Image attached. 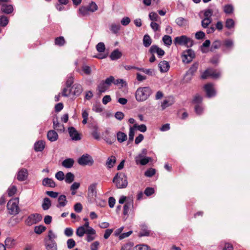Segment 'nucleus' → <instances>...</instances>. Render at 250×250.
Instances as JSON below:
<instances>
[{"mask_svg": "<svg viewBox=\"0 0 250 250\" xmlns=\"http://www.w3.org/2000/svg\"><path fill=\"white\" fill-rule=\"evenodd\" d=\"M203 14L204 18L201 21L202 26L207 28L211 23L212 16L219 17L220 16L219 10L214 4L210 5L208 8L201 12Z\"/></svg>", "mask_w": 250, "mask_h": 250, "instance_id": "f257e3e1", "label": "nucleus"}, {"mask_svg": "<svg viewBox=\"0 0 250 250\" xmlns=\"http://www.w3.org/2000/svg\"><path fill=\"white\" fill-rule=\"evenodd\" d=\"M152 94V90L149 87L138 88L135 92V98L138 102L146 100Z\"/></svg>", "mask_w": 250, "mask_h": 250, "instance_id": "f03ea898", "label": "nucleus"}, {"mask_svg": "<svg viewBox=\"0 0 250 250\" xmlns=\"http://www.w3.org/2000/svg\"><path fill=\"white\" fill-rule=\"evenodd\" d=\"M113 182L118 188H125L128 184L127 177L125 173H118L114 177Z\"/></svg>", "mask_w": 250, "mask_h": 250, "instance_id": "7ed1b4c3", "label": "nucleus"}, {"mask_svg": "<svg viewBox=\"0 0 250 250\" xmlns=\"http://www.w3.org/2000/svg\"><path fill=\"white\" fill-rule=\"evenodd\" d=\"M98 7L94 1H91L86 6H81L79 9V16H85L89 13H94L98 10Z\"/></svg>", "mask_w": 250, "mask_h": 250, "instance_id": "20e7f679", "label": "nucleus"}, {"mask_svg": "<svg viewBox=\"0 0 250 250\" xmlns=\"http://www.w3.org/2000/svg\"><path fill=\"white\" fill-rule=\"evenodd\" d=\"M174 43L175 45H185L187 47H191L193 44V41L185 35L175 37L174 40Z\"/></svg>", "mask_w": 250, "mask_h": 250, "instance_id": "39448f33", "label": "nucleus"}, {"mask_svg": "<svg viewBox=\"0 0 250 250\" xmlns=\"http://www.w3.org/2000/svg\"><path fill=\"white\" fill-rule=\"evenodd\" d=\"M19 201L18 199H13L10 200L7 203V208L10 214L16 215L19 212V208L18 207Z\"/></svg>", "mask_w": 250, "mask_h": 250, "instance_id": "423d86ee", "label": "nucleus"}, {"mask_svg": "<svg viewBox=\"0 0 250 250\" xmlns=\"http://www.w3.org/2000/svg\"><path fill=\"white\" fill-rule=\"evenodd\" d=\"M42 219V216L39 213H33L28 216L25 221L26 225L31 226L36 224L41 221Z\"/></svg>", "mask_w": 250, "mask_h": 250, "instance_id": "0eeeda50", "label": "nucleus"}, {"mask_svg": "<svg viewBox=\"0 0 250 250\" xmlns=\"http://www.w3.org/2000/svg\"><path fill=\"white\" fill-rule=\"evenodd\" d=\"M78 163L81 166H91L93 164L94 160L90 155L84 154L79 158Z\"/></svg>", "mask_w": 250, "mask_h": 250, "instance_id": "6e6552de", "label": "nucleus"}, {"mask_svg": "<svg viewBox=\"0 0 250 250\" xmlns=\"http://www.w3.org/2000/svg\"><path fill=\"white\" fill-rule=\"evenodd\" d=\"M194 57L195 53L190 49L184 51L182 55V61L185 63L190 62Z\"/></svg>", "mask_w": 250, "mask_h": 250, "instance_id": "1a4fd4ad", "label": "nucleus"}, {"mask_svg": "<svg viewBox=\"0 0 250 250\" xmlns=\"http://www.w3.org/2000/svg\"><path fill=\"white\" fill-rule=\"evenodd\" d=\"M151 160L150 157L145 156L143 154H139L135 158L136 164H140L143 166L147 164Z\"/></svg>", "mask_w": 250, "mask_h": 250, "instance_id": "9d476101", "label": "nucleus"}, {"mask_svg": "<svg viewBox=\"0 0 250 250\" xmlns=\"http://www.w3.org/2000/svg\"><path fill=\"white\" fill-rule=\"evenodd\" d=\"M68 133L73 141H79L81 139V135L74 127H69L68 128Z\"/></svg>", "mask_w": 250, "mask_h": 250, "instance_id": "9b49d317", "label": "nucleus"}, {"mask_svg": "<svg viewBox=\"0 0 250 250\" xmlns=\"http://www.w3.org/2000/svg\"><path fill=\"white\" fill-rule=\"evenodd\" d=\"M149 52L150 54H154L155 53H156L158 56L160 58H161L165 55L164 50L156 45H152L149 50Z\"/></svg>", "mask_w": 250, "mask_h": 250, "instance_id": "f8f14e48", "label": "nucleus"}, {"mask_svg": "<svg viewBox=\"0 0 250 250\" xmlns=\"http://www.w3.org/2000/svg\"><path fill=\"white\" fill-rule=\"evenodd\" d=\"M198 67V63H194L192 65L190 68L187 71L186 77L188 80H190L191 79L192 76L194 74V73L196 72Z\"/></svg>", "mask_w": 250, "mask_h": 250, "instance_id": "ddd939ff", "label": "nucleus"}, {"mask_svg": "<svg viewBox=\"0 0 250 250\" xmlns=\"http://www.w3.org/2000/svg\"><path fill=\"white\" fill-rule=\"evenodd\" d=\"M208 97L210 98L215 95V91L211 83H208L204 86Z\"/></svg>", "mask_w": 250, "mask_h": 250, "instance_id": "4468645a", "label": "nucleus"}, {"mask_svg": "<svg viewBox=\"0 0 250 250\" xmlns=\"http://www.w3.org/2000/svg\"><path fill=\"white\" fill-rule=\"evenodd\" d=\"M86 235V240L87 242H91L96 238V231L93 228H89L87 230Z\"/></svg>", "mask_w": 250, "mask_h": 250, "instance_id": "2eb2a0df", "label": "nucleus"}, {"mask_svg": "<svg viewBox=\"0 0 250 250\" xmlns=\"http://www.w3.org/2000/svg\"><path fill=\"white\" fill-rule=\"evenodd\" d=\"M53 128L57 131L63 132L64 130V127L63 125L59 123L58 118L54 117L53 119Z\"/></svg>", "mask_w": 250, "mask_h": 250, "instance_id": "dca6fc26", "label": "nucleus"}, {"mask_svg": "<svg viewBox=\"0 0 250 250\" xmlns=\"http://www.w3.org/2000/svg\"><path fill=\"white\" fill-rule=\"evenodd\" d=\"M58 204L56 206L58 208L64 207L68 202L66 197L64 195H61L59 196L58 199Z\"/></svg>", "mask_w": 250, "mask_h": 250, "instance_id": "f3484780", "label": "nucleus"}, {"mask_svg": "<svg viewBox=\"0 0 250 250\" xmlns=\"http://www.w3.org/2000/svg\"><path fill=\"white\" fill-rule=\"evenodd\" d=\"M133 207V200L131 199L127 200L124 206L123 214L124 215H128L129 209Z\"/></svg>", "mask_w": 250, "mask_h": 250, "instance_id": "a211bd4d", "label": "nucleus"}, {"mask_svg": "<svg viewBox=\"0 0 250 250\" xmlns=\"http://www.w3.org/2000/svg\"><path fill=\"white\" fill-rule=\"evenodd\" d=\"M159 68L161 72H166L169 69V64L166 61H161L158 64Z\"/></svg>", "mask_w": 250, "mask_h": 250, "instance_id": "6ab92c4d", "label": "nucleus"}, {"mask_svg": "<svg viewBox=\"0 0 250 250\" xmlns=\"http://www.w3.org/2000/svg\"><path fill=\"white\" fill-rule=\"evenodd\" d=\"M42 184L44 187L54 188L56 184L53 180L49 178H45L42 180Z\"/></svg>", "mask_w": 250, "mask_h": 250, "instance_id": "aec40b11", "label": "nucleus"}, {"mask_svg": "<svg viewBox=\"0 0 250 250\" xmlns=\"http://www.w3.org/2000/svg\"><path fill=\"white\" fill-rule=\"evenodd\" d=\"M45 145V142L42 140L36 142L34 144L35 150L37 152L42 151L44 148Z\"/></svg>", "mask_w": 250, "mask_h": 250, "instance_id": "412c9836", "label": "nucleus"}, {"mask_svg": "<svg viewBox=\"0 0 250 250\" xmlns=\"http://www.w3.org/2000/svg\"><path fill=\"white\" fill-rule=\"evenodd\" d=\"M47 137L48 140L50 141L55 142L58 139V135L55 131L51 130L48 131L47 134Z\"/></svg>", "mask_w": 250, "mask_h": 250, "instance_id": "4be33fe9", "label": "nucleus"}, {"mask_svg": "<svg viewBox=\"0 0 250 250\" xmlns=\"http://www.w3.org/2000/svg\"><path fill=\"white\" fill-rule=\"evenodd\" d=\"M28 176L27 170L25 169H21L20 170L17 175V179L18 180L23 181L25 180Z\"/></svg>", "mask_w": 250, "mask_h": 250, "instance_id": "5701e85b", "label": "nucleus"}, {"mask_svg": "<svg viewBox=\"0 0 250 250\" xmlns=\"http://www.w3.org/2000/svg\"><path fill=\"white\" fill-rule=\"evenodd\" d=\"M116 162V157L113 155L107 158L105 163V166L108 168H111L114 166Z\"/></svg>", "mask_w": 250, "mask_h": 250, "instance_id": "b1692460", "label": "nucleus"}, {"mask_svg": "<svg viewBox=\"0 0 250 250\" xmlns=\"http://www.w3.org/2000/svg\"><path fill=\"white\" fill-rule=\"evenodd\" d=\"M74 164V160L72 158H67L63 160L62 163V166L66 168H71Z\"/></svg>", "mask_w": 250, "mask_h": 250, "instance_id": "393cba45", "label": "nucleus"}, {"mask_svg": "<svg viewBox=\"0 0 250 250\" xmlns=\"http://www.w3.org/2000/svg\"><path fill=\"white\" fill-rule=\"evenodd\" d=\"M109 87L104 83V81H102L97 86V90L99 94L105 92Z\"/></svg>", "mask_w": 250, "mask_h": 250, "instance_id": "a878e982", "label": "nucleus"}, {"mask_svg": "<svg viewBox=\"0 0 250 250\" xmlns=\"http://www.w3.org/2000/svg\"><path fill=\"white\" fill-rule=\"evenodd\" d=\"M121 26L119 23H111L109 25V29L113 34H117L120 30Z\"/></svg>", "mask_w": 250, "mask_h": 250, "instance_id": "bb28decb", "label": "nucleus"}, {"mask_svg": "<svg viewBox=\"0 0 250 250\" xmlns=\"http://www.w3.org/2000/svg\"><path fill=\"white\" fill-rule=\"evenodd\" d=\"M5 246L8 249L13 248L16 244L15 240L11 237H7L4 241Z\"/></svg>", "mask_w": 250, "mask_h": 250, "instance_id": "cd10ccee", "label": "nucleus"}, {"mask_svg": "<svg viewBox=\"0 0 250 250\" xmlns=\"http://www.w3.org/2000/svg\"><path fill=\"white\" fill-rule=\"evenodd\" d=\"M150 233V231L148 230L147 227L145 225H142L141 226V231L139 233L140 236H148Z\"/></svg>", "mask_w": 250, "mask_h": 250, "instance_id": "c85d7f7f", "label": "nucleus"}, {"mask_svg": "<svg viewBox=\"0 0 250 250\" xmlns=\"http://www.w3.org/2000/svg\"><path fill=\"white\" fill-rule=\"evenodd\" d=\"M175 22L179 26L182 27L188 24V21L183 17H179L175 20Z\"/></svg>", "mask_w": 250, "mask_h": 250, "instance_id": "c756f323", "label": "nucleus"}, {"mask_svg": "<svg viewBox=\"0 0 250 250\" xmlns=\"http://www.w3.org/2000/svg\"><path fill=\"white\" fill-rule=\"evenodd\" d=\"M47 250H57V246L54 240L48 241L46 243Z\"/></svg>", "mask_w": 250, "mask_h": 250, "instance_id": "7c9ffc66", "label": "nucleus"}, {"mask_svg": "<svg viewBox=\"0 0 250 250\" xmlns=\"http://www.w3.org/2000/svg\"><path fill=\"white\" fill-rule=\"evenodd\" d=\"M117 139L119 142L123 143L127 140V137L125 133L119 131L117 133Z\"/></svg>", "mask_w": 250, "mask_h": 250, "instance_id": "2f4dec72", "label": "nucleus"}, {"mask_svg": "<svg viewBox=\"0 0 250 250\" xmlns=\"http://www.w3.org/2000/svg\"><path fill=\"white\" fill-rule=\"evenodd\" d=\"M1 10L6 14H10L12 12L13 8L11 4H3L2 5Z\"/></svg>", "mask_w": 250, "mask_h": 250, "instance_id": "473e14b6", "label": "nucleus"}, {"mask_svg": "<svg viewBox=\"0 0 250 250\" xmlns=\"http://www.w3.org/2000/svg\"><path fill=\"white\" fill-rule=\"evenodd\" d=\"M223 11L226 14H231L233 13L234 7L232 4H228L223 6Z\"/></svg>", "mask_w": 250, "mask_h": 250, "instance_id": "72a5a7b5", "label": "nucleus"}, {"mask_svg": "<svg viewBox=\"0 0 250 250\" xmlns=\"http://www.w3.org/2000/svg\"><path fill=\"white\" fill-rule=\"evenodd\" d=\"M143 42L144 46L146 47H148L151 45L152 43V39L148 35L146 34L144 36Z\"/></svg>", "mask_w": 250, "mask_h": 250, "instance_id": "f704fd0d", "label": "nucleus"}, {"mask_svg": "<svg viewBox=\"0 0 250 250\" xmlns=\"http://www.w3.org/2000/svg\"><path fill=\"white\" fill-rule=\"evenodd\" d=\"M121 56V52L118 49H116L111 53L110 57L112 60H116L120 58Z\"/></svg>", "mask_w": 250, "mask_h": 250, "instance_id": "c9c22d12", "label": "nucleus"}, {"mask_svg": "<svg viewBox=\"0 0 250 250\" xmlns=\"http://www.w3.org/2000/svg\"><path fill=\"white\" fill-rule=\"evenodd\" d=\"M164 44L167 46H170L172 42L171 37L168 35H164L162 38Z\"/></svg>", "mask_w": 250, "mask_h": 250, "instance_id": "e433bc0d", "label": "nucleus"}, {"mask_svg": "<svg viewBox=\"0 0 250 250\" xmlns=\"http://www.w3.org/2000/svg\"><path fill=\"white\" fill-rule=\"evenodd\" d=\"M51 204L50 200L48 198H45L43 200V203L42 204V208L43 210H47L51 207Z\"/></svg>", "mask_w": 250, "mask_h": 250, "instance_id": "4c0bfd02", "label": "nucleus"}, {"mask_svg": "<svg viewBox=\"0 0 250 250\" xmlns=\"http://www.w3.org/2000/svg\"><path fill=\"white\" fill-rule=\"evenodd\" d=\"M96 186L97 184L96 183H93L91 184L88 188V192L89 194H91L92 196H96L97 192H96Z\"/></svg>", "mask_w": 250, "mask_h": 250, "instance_id": "58836bf2", "label": "nucleus"}, {"mask_svg": "<svg viewBox=\"0 0 250 250\" xmlns=\"http://www.w3.org/2000/svg\"><path fill=\"white\" fill-rule=\"evenodd\" d=\"M86 232L87 230L86 229L83 227L80 226L76 229V233L78 236L82 237L84 234H86Z\"/></svg>", "mask_w": 250, "mask_h": 250, "instance_id": "ea45409f", "label": "nucleus"}, {"mask_svg": "<svg viewBox=\"0 0 250 250\" xmlns=\"http://www.w3.org/2000/svg\"><path fill=\"white\" fill-rule=\"evenodd\" d=\"M235 26V22L232 19H228L225 22V27L228 29H230L234 28Z\"/></svg>", "mask_w": 250, "mask_h": 250, "instance_id": "a19ab883", "label": "nucleus"}, {"mask_svg": "<svg viewBox=\"0 0 250 250\" xmlns=\"http://www.w3.org/2000/svg\"><path fill=\"white\" fill-rule=\"evenodd\" d=\"M74 175L71 172L66 173L65 178V181L66 183L70 184L74 180Z\"/></svg>", "mask_w": 250, "mask_h": 250, "instance_id": "79ce46f5", "label": "nucleus"}, {"mask_svg": "<svg viewBox=\"0 0 250 250\" xmlns=\"http://www.w3.org/2000/svg\"><path fill=\"white\" fill-rule=\"evenodd\" d=\"M80 184L78 182H74L70 187V190L72 191L71 194L74 195L76 194V190L79 188Z\"/></svg>", "mask_w": 250, "mask_h": 250, "instance_id": "37998d69", "label": "nucleus"}, {"mask_svg": "<svg viewBox=\"0 0 250 250\" xmlns=\"http://www.w3.org/2000/svg\"><path fill=\"white\" fill-rule=\"evenodd\" d=\"M135 130H136V129L134 128L133 126H130L129 131V134H128V142H131L133 140Z\"/></svg>", "mask_w": 250, "mask_h": 250, "instance_id": "c03bdc74", "label": "nucleus"}, {"mask_svg": "<svg viewBox=\"0 0 250 250\" xmlns=\"http://www.w3.org/2000/svg\"><path fill=\"white\" fill-rule=\"evenodd\" d=\"M133 126L136 130L137 129L142 132H146L147 129L146 125L144 124L138 125L135 124Z\"/></svg>", "mask_w": 250, "mask_h": 250, "instance_id": "a18cd8bd", "label": "nucleus"}, {"mask_svg": "<svg viewBox=\"0 0 250 250\" xmlns=\"http://www.w3.org/2000/svg\"><path fill=\"white\" fill-rule=\"evenodd\" d=\"M65 43V40L63 37L56 38L55 40V44L59 46H62Z\"/></svg>", "mask_w": 250, "mask_h": 250, "instance_id": "49530a36", "label": "nucleus"}, {"mask_svg": "<svg viewBox=\"0 0 250 250\" xmlns=\"http://www.w3.org/2000/svg\"><path fill=\"white\" fill-rule=\"evenodd\" d=\"M221 45V42L219 40H216L212 43L210 50L213 51L215 49L219 48Z\"/></svg>", "mask_w": 250, "mask_h": 250, "instance_id": "de8ad7c7", "label": "nucleus"}, {"mask_svg": "<svg viewBox=\"0 0 250 250\" xmlns=\"http://www.w3.org/2000/svg\"><path fill=\"white\" fill-rule=\"evenodd\" d=\"M96 50L98 52H104L105 49V45L104 42H100L98 43L96 46Z\"/></svg>", "mask_w": 250, "mask_h": 250, "instance_id": "09e8293b", "label": "nucleus"}, {"mask_svg": "<svg viewBox=\"0 0 250 250\" xmlns=\"http://www.w3.org/2000/svg\"><path fill=\"white\" fill-rule=\"evenodd\" d=\"M224 45L227 48L231 49L234 45L233 41L231 39H227L224 41Z\"/></svg>", "mask_w": 250, "mask_h": 250, "instance_id": "8fccbe9b", "label": "nucleus"}, {"mask_svg": "<svg viewBox=\"0 0 250 250\" xmlns=\"http://www.w3.org/2000/svg\"><path fill=\"white\" fill-rule=\"evenodd\" d=\"M221 75V73L219 71H217L215 70L210 69V74L211 77L217 79L219 78Z\"/></svg>", "mask_w": 250, "mask_h": 250, "instance_id": "3c124183", "label": "nucleus"}, {"mask_svg": "<svg viewBox=\"0 0 250 250\" xmlns=\"http://www.w3.org/2000/svg\"><path fill=\"white\" fill-rule=\"evenodd\" d=\"M45 227L42 225H40L35 227L34 231L36 233L40 234L42 233L43 231H44L45 230Z\"/></svg>", "mask_w": 250, "mask_h": 250, "instance_id": "603ef678", "label": "nucleus"}, {"mask_svg": "<svg viewBox=\"0 0 250 250\" xmlns=\"http://www.w3.org/2000/svg\"><path fill=\"white\" fill-rule=\"evenodd\" d=\"M76 242L73 239H69L66 242V245L68 249H72L76 246Z\"/></svg>", "mask_w": 250, "mask_h": 250, "instance_id": "864d4df0", "label": "nucleus"}, {"mask_svg": "<svg viewBox=\"0 0 250 250\" xmlns=\"http://www.w3.org/2000/svg\"><path fill=\"white\" fill-rule=\"evenodd\" d=\"M82 71L86 75H89L91 73V69L90 66L83 65L82 67Z\"/></svg>", "mask_w": 250, "mask_h": 250, "instance_id": "5fc2aeb1", "label": "nucleus"}, {"mask_svg": "<svg viewBox=\"0 0 250 250\" xmlns=\"http://www.w3.org/2000/svg\"><path fill=\"white\" fill-rule=\"evenodd\" d=\"M16 191H17V188H16V186H11L8 188V189L7 190V193L9 196H12L15 194Z\"/></svg>", "mask_w": 250, "mask_h": 250, "instance_id": "6e6d98bb", "label": "nucleus"}, {"mask_svg": "<svg viewBox=\"0 0 250 250\" xmlns=\"http://www.w3.org/2000/svg\"><path fill=\"white\" fill-rule=\"evenodd\" d=\"M156 172V170L155 169L150 168L147 169L145 173V175L146 176L148 177H151L153 176Z\"/></svg>", "mask_w": 250, "mask_h": 250, "instance_id": "4d7b16f0", "label": "nucleus"}, {"mask_svg": "<svg viewBox=\"0 0 250 250\" xmlns=\"http://www.w3.org/2000/svg\"><path fill=\"white\" fill-rule=\"evenodd\" d=\"M8 23V20L5 16H2L0 17V26L4 27Z\"/></svg>", "mask_w": 250, "mask_h": 250, "instance_id": "13d9d810", "label": "nucleus"}, {"mask_svg": "<svg viewBox=\"0 0 250 250\" xmlns=\"http://www.w3.org/2000/svg\"><path fill=\"white\" fill-rule=\"evenodd\" d=\"M74 233L73 229L71 228H66L64 230V234L67 237H71Z\"/></svg>", "mask_w": 250, "mask_h": 250, "instance_id": "bf43d9fd", "label": "nucleus"}, {"mask_svg": "<svg viewBox=\"0 0 250 250\" xmlns=\"http://www.w3.org/2000/svg\"><path fill=\"white\" fill-rule=\"evenodd\" d=\"M172 104V103H170L167 100H165L161 103V108L162 110H164L167 107L169 106Z\"/></svg>", "mask_w": 250, "mask_h": 250, "instance_id": "052dcab7", "label": "nucleus"}, {"mask_svg": "<svg viewBox=\"0 0 250 250\" xmlns=\"http://www.w3.org/2000/svg\"><path fill=\"white\" fill-rule=\"evenodd\" d=\"M149 247L146 245H138L135 246L134 250H149Z\"/></svg>", "mask_w": 250, "mask_h": 250, "instance_id": "680f3d73", "label": "nucleus"}, {"mask_svg": "<svg viewBox=\"0 0 250 250\" xmlns=\"http://www.w3.org/2000/svg\"><path fill=\"white\" fill-rule=\"evenodd\" d=\"M133 244L131 242L127 243L122 246L121 250H131Z\"/></svg>", "mask_w": 250, "mask_h": 250, "instance_id": "e2e57ef3", "label": "nucleus"}, {"mask_svg": "<svg viewBox=\"0 0 250 250\" xmlns=\"http://www.w3.org/2000/svg\"><path fill=\"white\" fill-rule=\"evenodd\" d=\"M114 80V77L112 76H111L107 78L105 81H104V82L108 87H109L112 83H113Z\"/></svg>", "mask_w": 250, "mask_h": 250, "instance_id": "0e129e2a", "label": "nucleus"}, {"mask_svg": "<svg viewBox=\"0 0 250 250\" xmlns=\"http://www.w3.org/2000/svg\"><path fill=\"white\" fill-rule=\"evenodd\" d=\"M55 177L59 181H62L64 179V174L62 171H59L55 174Z\"/></svg>", "mask_w": 250, "mask_h": 250, "instance_id": "69168bd1", "label": "nucleus"}, {"mask_svg": "<svg viewBox=\"0 0 250 250\" xmlns=\"http://www.w3.org/2000/svg\"><path fill=\"white\" fill-rule=\"evenodd\" d=\"M99 246L100 243L97 241H94L90 245V250H98L99 248Z\"/></svg>", "mask_w": 250, "mask_h": 250, "instance_id": "338daca9", "label": "nucleus"}, {"mask_svg": "<svg viewBox=\"0 0 250 250\" xmlns=\"http://www.w3.org/2000/svg\"><path fill=\"white\" fill-rule=\"evenodd\" d=\"M73 77L71 74L68 76L67 78V80L66 82V87H70L72 84H73Z\"/></svg>", "mask_w": 250, "mask_h": 250, "instance_id": "774afa93", "label": "nucleus"}]
</instances>
